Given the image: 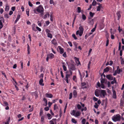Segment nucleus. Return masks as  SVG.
Listing matches in <instances>:
<instances>
[{
	"mask_svg": "<svg viewBox=\"0 0 124 124\" xmlns=\"http://www.w3.org/2000/svg\"><path fill=\"white\" fill-rule=\"evenodd\" d=\"M106 94V91L104 90H101L100 96L102 98L104 97L105 95Z\"/></svg>",
	"mask_w": 124,
	"mask_h": 124,
	"instance_id": "6",
	"label": "nucleus"
},
{
	"mask_svg": "<svg viewBox=\"0 0 124 124\" xmlns=\"http://www.w3.org/2000/svg\"><path fill=\"white\" fill-rule=\"evenodd\" d=\"M4 105L5 106H8V103L6 101H4L3 102Z\"/></svg>",
	"mask_w": 124,
	"mask_h": 124,
	"instance_id": "26",
	"label": "nucleus"
},
{
	"mask_svg": "<svg viewBox=\"0 0 124 124\" xmlns=\"http://www.w3.org/2000/svg\"><path fill=\"white\" fill-rule=\"evenodd\" d=\"M70 114L71 115L77 117L80 116L81 112L79 111H77L75 110H73L70 111Z\"/></svg>",
	"mask_w": 124,
	"mask_h": 124,
	"instance_id": "2",
	"label": "nucleus"
},
{
	"mask_svg": "<svg viewBox=\"0 0 124 124\" xmlns=\"http://www.w3.org/2000/svg\"><path fill=\"white\" fill-rule=\"evenodd\" d=\"M72 37L74 39H75L76 40L77 39V37L76 36L75 34H72Z\"/></svg>",
	"mask_w": 124,
	"mask_h": 124,
	"instance_id": "36",
	"label": "nucleus"
},
{
	"mask_svg": "<svg viewBox=\"0 0 124 124\" xmlns=\"http://www.w3.org/2000/svg\"><path fill=\"white\" fill-rule=\"evenodd\" d=\"M89 24H90L93 25L94 23V21L93 19L91 20H89Z\"/></svg>",
	"mask_w": 124,
	"mask_h": 124,
	"instance_id": "23",
	"label": "nucleus"
},
{
	"mask_svg": "<svg viewBox=\"0 0 124 124\" xmlns=\"http://www.w3.org/2000/svg\"><path fill=\"white\" fill-rule=\"evenodd\" d=\"M109 70V69L108 68V67H107L104 70V71L106 72H108Z\"/></svg>",
	"mask_w": 124,
	"mask_h": 124,
	"instance_id": "32",
	"label": "nucleus"
},
{
	"mask_svg": "<svg viewBox=\"0 0 124 124\" xmlns=\"http://www.w3.org/2000/svg\"><path fill=\"white\" fill-rule=\"evenodd\" d=\"M77 107L78 109H80L81 108V106L79 104H78L77 106Z\"/></svg>",
	"mask_w": 124,
	"mask_h": 124,
	"instance_id": "45",
	"label": "nucleus"
},
{
	"mask_svg": "<svg viewBox=\"0 0 124 124\" xmlns=\"http://www.w3.org/2000/svg\"><path fill=\"white\" fill-rule=\"evenodd\" d=\"M52 44H53L55 46H57V44L56 42V40L55 39H54L51 41Z\"/></svg>",
	"mask_w": 124,
	"mask_h": 124,
	"instance_id": "12",
	"label": "nucleus"
},
{
	"mask_svg": "<svg viewBox=\"0 0 124 124\" xmlns=\"http://www.w3.org/2000/svg\"><path fill=\"white\" fill-rule=\"evenodd\" d=\"M93 100H94V101H97V100H98V99L97 98H96L95 97H94L93 98Z\"/></svg>",
	"mask_w": 124,
	"mask_h": 124,
	"instance_id": "60",
	"label": "nucleus"
},
{
	"mask_svg": "<svg viewBox=\"0 0 124 124\" xmlns=\"http://www.w3.org/2000/svg\"><path fill=\"white\" fill-rule=\"evenodd\" d=\"M93 16H89L88 17L89 20H91L92 19V18Z\"/></svg>",
	"mask_w": 124,
	"mask_h": 124,
	"instance_id": "61",
	"label": "nucleus"
},
{
	"mask_svg": "<svg viewBox=\"0 0 124 124\" xmlns=\"http://www.w3.org/2000/svg\"><path fill=\"white\" fill-rule=\"evenodd\" d=\"M116 71L117 73L119 74L121 71L119 68V66L117 67V70H116Z\"/></svg>",
	"mask_w": 124,
	"mask_h": 124,
	"instance_id": "20",
	"label": "nucleus"
},
{
	"mask_svg": "<svg viewBox=\"0 0 124 124\" xmlns=\"http://www.w3.org/2000/svg\"><path fill=\"white\" fill-rule=\"evenodd\" d=\"M106 77L109 80H112L113 79V78L111 75H107Z\"/></svg>",
	"mask_w": 124,
	"mask_h": 124,
	"instance_id": "17",
	"label": "nucleus"
},
{
	"mask_svg": "<svg viewBox=\"0 0 124 124\" xmlns=\"http://www.w3.org/2000/svg\"><path fill=\"white\" fill-rule=\"evenodd\" d=\"M92 34V32H90L89 33H87L86 35H87V36H89L91 35Z\"/></svg>",
	"mask_w": 124,
	"mask_h": 124,
	"instance_id": "53",
	"label": "nucleus"
},
{
	"mask_svg": "<svg viewBox=\"0 0 124 124\" xmlns=\"http://www.w3.org/2000/svg\"><path fill=\"white\" fill-rule=\"evenodd\" d=\"M96 4V2L95 0H93L92 3V5L93 6L95 5Z\"/></svg>",
	"mask_w": 124,
	"mask_h": 124,
	"instance_id": "30",
	"label": "nucleus"
},
{
	"mask_svg": "<svg viewBox=\"0 0 124 124\" xmlns=\"http://www.w3.org/2000/svg\"><path fill=\"white\" fill-rule=\"evenodd\" d=\"M113 97L115 99H116V92L114 90H113Z\"/></svg>",
	"mask_w": 124,
	"mask_h": 124,
	"instance_id": "21",
	"label": "nucleus"
},
{
	"mask_svg": "<svg viewBox=\"0 0 124 124\" xmlns=\"http://www.w3.org/2000/svg\"><path fill=\"white\" fill-rule=\"evenodd\" d=\"M111 39H113L114 38V36L112 34V32H111Z\"/></svg>",
	"mask_w": 124,
	"mask_h": 124,
	"instance_id": "48",
	"label": "nucleus"
},
{
	"mask_svg": "<svg viewBox=\"0 0 124 124\" xmlns=\"http://www.w3.org/2000/svg\"><path fill=\"white\" fill-rule=\"evenodd\" d=\"M43 114V111L42 109H41L40 110V112H39V115L41 116Z\"/></svg>",
	"mask_w": 124,
	"mask_h": 124,
	"instance_id": "31",
	"label": "nucleus"
},
{
	"mask_svg": "<svg viewBox=\"0 0 124 124\" xmlns=\"http://www.w3.org/2000/svg\"><path fill=\"white\" fill-rule=\"evenodd\" d=\"M9 8V7L7 4H6V6L5 10L6 11H8Z\"/></svg>",
	"mask_w": 124,
	"mask_h": 124,
	"instance_id": "27",
	"label": "nucleus"
},
{
	"mask_svg": "<svg viewBox=\"0 0 124 124\" xmlns=\"http://www.w3.org/2000/svg\"><path fill=\"white\" fill-rule=\"evenodd\" d=\"M57 119H53L49 121L50 124H56Z\"/></svg>",
	"mask_w": 124,
	"mask_h": 124,
	"instance_id": "7",
	"label": "nucleus"
},
{
	"mask_svg": "<svg viewBox=\"0 0 124 124\" xmlns=\"http://www.w3.org/2000/svg\"><path fill=\"white\" fill-rule=\"evenodd\" d=\"M91 62L90 61L89 62L88 64V69H89L90 68V65L91 64Z\"/></svg>",
	"mask_w": 124,
	"mask_h": 124,
	"instance_id": "51",
	"label": "nucleus"
},
{
	"mask_svg": "<svg viewBox=\"0 0 124 124\" xmlns=\"http://www.w3.org/2000/svg\"><path fill=\"white\" fill-rule=\"evenodd\" d=\"M47 37L49 38H52V35L50 33H48L47 34Z\"/></svg>",
	"mask_w": 124,
	"mask_h": 124,
	"instance_id": "28",
	"label": "nucleus"
},
{
	"mask_svg": "<svg viewBox=\"0 0 124 124\" xmlns=\"http://www.w3.org/2000/svg\"><path fill=\"white\" fill-rule=\"evenodd\" d=\"M28 37L30 40V41L31 42V35L30 34H29L28 35Z\"/></svg>",
	"mask_w": 124,
	"mask_h": 124,
	"instance_id": "58",
	"label": "nucleus"
},
{
	"mask_svg": "<svg viewBox=\"0 0 124 124\" xmlns=\"http://www.w3.org/2000/svg\"><path fill=\"white\" fill-rule=\"evenodd\" d=\"M43 100L46 104V105H47V100L45 98H44L43 99Z\"/></svg>",
	"mask_w": 124,
	"mask_h": 124,
	"instance_id": "35",
	"label": "nucleus"
},
{
	"mask_svg": "<svg viewBox=\"0 0 124 124\" xmlns=\"http://www.w3.org/2000/svg\"><path fill=\"white\" fill-rule=\"evenodd\" d=\"M44 116H42L41 117V121L42 124L44 123L45 122Z\"/></svg>",
	"mask_w": 124,
	"mask_h": 124,
	"instance_id": "16",
	"label": "nucleus"
},
{
	"mask_svg": "<svg viewBox=\"0 0 124 124\" xmlns=\"http://www.w3.org/2000/svg\"><path fill=\"white\" fill-rule=\"evenodd\" d=\"M47 56L49 58V59H52L54 58V55L52 53H50L47 54Z\"/></svg>",
	"mask_w": 124,
	"mask_h": 124,
	"instance_id": "10",
	"label": "nucleus"
},
{
	"mask_svg": "<svg viewBox=\"0 0 124 124\" xmlns=\"http://www.w3.org/2000/svg\"><path fill=\"white\" fill-rule=\"evenodd\" d=\"M68 43L69 44L70 46L72 47V44L71 42H68Z\"/></svg>",
	"mask_w": 124,
	"mask_h": 124,
	"instance_id": "50",
	"label": "nucleus"
},
{
	"mask_svg": "<svg viewBox=\"0 0 124 124\" xmlns=\"http://www.w3.org/2000/svg\"><path fill=\"white\" fill-rule=\"evenodd\" d=\"M47 116L48 119L49 120L50 119L52 118V116L49 113L47 114Z\"/></svg>",
	"mask_w": 124,
	"mask_h": 124,
	"instance_id": "22",
	"label": "nucleus"
},
{
	"mask_svg": "<svg viewBox=\"0 0 124 124\" xmlns=\"http://www.w3.org/2000/svg\"><path fill=\"white\" fill-rule=\"evenodd\" d=\"M101 83L103 84L105 83V79H103L102 78H101L100 79Z\"/></svg>",
	"mask_w": 124,
	"mask_h": 124,
	"instance_id": "24",
	"label": "nucleus"
},
{
	"mask_svg": "<svg viewBox=\"0 0 124 124\" xmlns=\"http://www.w3.org/2000/svg\"><path fill=\"white\" fill-rule=\"evenodd\" d=\"M15 9L16 7H12L11 9L12 11H14L15 10Z\"/></svg>",
	"mask_w": 124,
	"mask_h": 124,
	"instance_id": "55",
	"label": "nucleus"
},
{
	"mask_svg": "<svg viewBox=\"0 0 124 124\" xmlns=\"http://www.w3.org/2000/svg\"><path fill=\"white\" fill-rule=\"evenodd\" d=\"M20 18V16H17L15 20V23H16Z\"/></svg>",
	"mask_w": 124,
	"mask_h": 124,
	"instance_id": "25",
	"label": "nucleus"
},
{
	"mask_svg": "<svg viewBox=\"0 0 124 124\" xmlns=\"http://www.w3.org/2000/svg\"><path fill=\"white\" fill-rule=\"evenodd\" d=\"M72 96V93H70L69 94V99H71Z\"/></svg>",
	"mask_w": 124,
	"mask_h": 124,
	"instance_id": "44",
	"label": "nucleus"
},
{
	"mask_svg": "<svg viewBox=\"0 0 124 124\" xmlns=\"http://www.w3.org/2000/svg\"><path fill=\"white\" fill-rule=\"evenodd\" d=\"M71 121L72 123L74 124H76L77 123V121L74 118H72V119Z\"/></svg>",
	"mask_w": 124,
	"mask_h": 124,
	"instance_id": "34",
	"label": "nucleus"
},
{
	"mask_svg": "<svg viewBox=\"0 0 124 124\" xmlns=\"http://www.w3.org/2000/svg\"><path fill=\"white\" fill-rule=\"evenodd\" d=\"M58 108V106L56 104H55L54 106V110H55Z\"/></svg>",
	"mask_w": 124,
	"mask_h": 124,
	"instance_id": "39",
	"label": "nucleus"
},
{
	"mask_svg": "<svg viewBox=\"0 0 124 124\" xmlns=\"http://www.w3.org/2000/svg\"><path fill=\"white\" fill-rule=\"evenodd\" d=\"M62 56L64 57H67V55L66 52H64L62 54Z\"/></svg>",
	"mask_w": 124,
	"mask_h": 124,
	"instance_id": "40",
	"label": "nucleus"
},
{
	"mask_svg": "<svg viewBox=\"0 0 124 124\" xmlns=\"http://www.w3.org/2000/svg\"><path fill=\"white\" fill-rule=\"evenodd\" d=\"M45 95L46 97L49 98H51L53 96L52 94L50 93H46Z\"/></svg>",
	"mask_w": 124,
	"mask_h": 124,
	"instance_id": "13",
	"label": "nucleus"
},
{
	"mask_svg": "<svg viewBox=\"0 0 124 124\" xmlns=\"http://www.w3.org/2000/svg\"><path fill=\"white\" fill-rule=\"evenodd\" d=\"M28 4L31 7H32L33 5L31 3L30 1H28Z\"/></svg>",
	"mask_w": 124,
	"mask_h": 124,
	"instance_id": "42",
	"label": "nucleus"
},
{
	"mask_svg": "<svg viewBox=\"0 0 124 124\" xmlns=\"http://www.w3.org/2000/svg\"><path fill=\"white\" fill-rule=\"evenodd\" d=\"M101 7L100 6H98L97 8V11H99L100 10Z\"/></svg>",
	"mask_w": 124,
	"mask_h": 124,
	"instance_id": "49",
	"label": "nucleus"
},
{
	"mask_svg": "<svg viewBox=\"0 0 124 124\" xmlns=\"http://www.w3.org/2000/svg\"><path fill=\"white\" fill-rule=\"evenodd\" d=\"M44 109L45 111H47L49 110V108L48 107H46L44 108Z\"/></svg>",
	"mask_w": 124,
	"mask_h": 124,
	"instance_id": "52",
	"label": "nucleus"
},
{
	"mask_svg": "<svg viewBox=\"0 0 124 124\" xmlns=\"http://www.w3.org/2000/svg\"><path fill=\"white\" fill-rule=\"evenodd\" d=\"M73 97L74 98H76L77 95V93L76 91L74 90L73 92Z\"/></svg>",
	"mask_w": 124,
	"mask_h": 124,
	"instance_id": "18",
	"label": "nucleus"
},
{
	"mask_svg": "<svg viewBox=\"0 0 124 124\" xmlns=\"http://www.w3.org/2000/svg\"><path fill=\"white\" fill-rule=\"evenodd\" d=\"M70 68L72 70H74L75 69V66L73 64H71L70 65Z\"/></svg>",
	"mask_w": 124,
	"mask_h": 124,
	"instance_id": "14",
	"label": "nucleus"
},
{
	"mask_svg": "<svg viewBox=\"0 0 124 124\" xmlns=\"http://www.w3.org/2000/svg\"><path fill=\"white\" fill-rule=\"evenodd\" d=\"M73 80L75 82H76L77 81L76 78V76H74L73 77Z\"/></svg>",
	"mask_w": 124,
	"mask_h": 124,
	"instance_id": "41",
	"label": "nucleus"
},
{
	"mask_svg": "<svg viewBox=\"0 0 124 124\" xmlns=\"http://www.w3.org/2000/svg\"><path fill=\"white\" fill-rule=\"evenodd\" d=\"M95 93V95L96 96L98 97L100 96V93L98 90H96Z\"/></svg>",
	"mask_w": 124,
	"mask_h": 124,
	"instance_id": "19",
	"label": "nucleus"
},
{
	"mask_svg": "<svg viewBox=\"0 0 124 124\" xmlns=\"http://www.w3.org/2000/svg\"><path fill=\"white\" fill-rule=\"evenodd\" d=\"M50 23V22L49 21H47L46 22V26L48 25Z\"/></svg>",
	"mask_w": 124,
	"mask_h": 124,
	"instance_id": "54",
	"label": "nucleus"
},
{
	"mask_svg": "<svg viewBox=\"0 0 124 124\" xmlns=\"http://www.w3.org/2000/svg\"><path fill=\"white\" fill-rule=\"evenodd\" d=\"M10 120V117L8 118V119L7 120L6 122H5V124H9V122Z\"/></svg>",
	"mask_w": 124,
	"mask_h": 124,
	"instance_id": "33",
	"label": "nucleus"
},
{
	"mask_svg": "<svg viewBox=\"0 0 124 124\" xmlns=\"http://www.w3.org/2000/svg\"><path fill=\"white\" fill-rule=\"evenodd\" d=\"M112 118V120L115 122L119 121L121 119V117L120 115L117 114L113 116Z\"/></svg>",
	"mask_w": 124,
	"mask_h": 124,
	"instance_id": "4",
	"label": "nucleus"
},
{
	"mask_svg": "<svg viewBox=\"0 0 124 124\" xmlns=\"http://www.w3.org/2000/svg\"><path fill=\"white\" fill-rule=\"evenodd\" d=\"M44 9L41 5H39L38 7L36 8V9L34 10V13L36 14L40 13L41 15L43 14Z\"/></svg>",
	"mask_w": 124,
	"mask_h": 124,
	"instance_id": "1",
	"label": "nucleus"
},
{
	"mask_svg": "<svg viewBox=\"0 0 124 124\" xmlns=\"http://www.w3.org/2000/svg\"><path fill=\"white\" fill-rule=\"evenodd\" d=\"M101 84V85L100 87L102 88V89H105V87L104 86V85H103V84Z\"/></svg>",
	"mask_w": 124,
	"mask_h": 124,
	"instance_id": "37",
	"label": "nucleus"
},
{
	"mask_svg": "<svg viewBox=\"0 0 124 124\" xmlns=\"http://www.w3.org/2000/svg\"><path fill=\"white\" fill-rule=\"evenodd\" d=\"M86 119L84 118L81 121L82 124H85L86 122Z\"/></svg>",
	"mask_w": 124,
	"mask_h": 124,
	"instance_id": "29",
	"label": "nucleus"
},
{
	"mask_svg": "<svg viewBox=\"0 0 124 124\" xmlns=\"http://www.w3.org/2000/svg\"><path fill=\"white\" fill-rule=\"evenodd\" d=\"M84 29L83 27L81 26H80L79 28V30L77 31L76 33V35H79V36H81L83 33Z\"/></svg>",
	"mask_w": 124,
	"mask_h": 124,
	"instance_id": "3",
	"label": "nucleus"
},
{
	"mask_svg": "<svg viewBox=\"0 0 124 124\" xmlns=\"http://www.w3.org/2000/svg\"><path fill=\"white\" fill-rule=\"evenodd\" d=\"M43 74L42 73L41 74V75L40 76V78H41L43 79Z\"/></svg>",
	"mask_w": 124,
	"mask_h": 124,
	"instance_id": "64",
	"label": "nucleus"
},
{
	"mask_svg": "<svg viewBox=\"0 0 124 124\" xmlns=\"http://www.w3.org/2000/svg\"><path fill=\"white\" fill-rule=\"evenodd\" d=\"M57 50L58 52L61 54H63L64 52V49L60 46H58V47Z\"/></svg>",
	"mask_w": 124,
	"mask_h": 124,
	"instance_id": "5",
	"label": "nucleus"
},
{
	"mask_svg": "<svg viewBox=\"0 0 124 124\" xmlns=\"http://www.w3.org/2000/svg\"><path fill=\"white\" fill-rule=\"evenodd\" d=\"M50 20L52 22L53 20V16H50Z\"/></svg>",
	"mask_w": 124,
	"mask_h": 124,
	"instance_id": "57",
	"label": "nucleus"
},
{
	"mask_svg": "<svg viewBox=\"0 0 124 124\" xmlns=\"http://www.w3.org/2000/svg\"><path fill=\"white\" fill-rule=\"evenodd\" d=\"M43 79L42 78H41L39 81V84L42 86H44V84L43 83Z\"/></svg>",
	"mask_w": 124,
	"mask_h": 124,
	"instance_id": "15",
	"label": "nucleus"
},
{
	"mask_svg": "<svg viewBox=\"0 0 124 124\" xmlns=\"http://www.w3.org/2000/svg\"><path fill=\"white\" fill-rule=\"evenodd\" d=\"M66 73H67L66 74L65 77L68 78H69L70 76L72 75V71L71 70H70L69 74L68 73L69 72L68 71H67Z\"/></svg>",
	"mask_w": 124,
	"mask_h": 124,
	"instance_id": "8",
	"label": "nucleus"
},
{
	"mask_svg": "<svg viewBox=\"0 0 124 124\" xmlns=\"http://www.w3.org/2000/svg\"><path fill=\"white\" fill-rule=\"evenodd\" d=\"M17 67V65L16 64H15L13 66V69H16Z\"/></svg>",
	"mask_w": 124,
	"mask_h": 124,
	"instance_id": "62",
	"label": "nucleus"
},
{
	"mask_svg": "<svg viewBox=\"0 0 124 124\" xmlns=\"http://www.w3.org/2000/svg\"><path fill=\"white\" fill-rule=\"evenodd\" d=\"M82 18L84 20H85L86 19V16H82Z\"/></svg>",
	"mask_w": 124,
	"mask_h": 124,
	"instance_id": "56",
	"label": "nucleus"
},
{
	"mask_svg": "<svg viewBox=\"0 0 124 124\" xmlns=\"http://www.w3.org/2000/svg\"><path fill=\"white\" fill-rule=\"evenodd\" d=\"M74 59H75V62L77 64V66L80 64V63L79 60V59L78 58H77L76 57H75L74 58Z\"/></svg>",
	"mask_w": 124,
	"mask_h": 124,
	"instance_id": "11",
	"label": "nucleus"
},
{
	"mask_svg": "<svg viewBox=\"0 0 124 124\" xmlns=\"http://www.w3.org/2000/svg\"><path fill=\"white\" fill-rule=\"evenodd\" d=\"M81 11V8L80 7H78V13L80 12Z\"/></svg>",
	"mask_w": 124,
	"mask_h": 124,
	"instance_id": "43",
	"label": "nucleus"
},
{
	"mask_svg": "<svg viewBox=\"0 0 124 124\" xmlns=\"http://www.w3.org/2000/svg\"><path fill=\"white\" fill-rule=\"evenodd\" d=\"M50 4H52L54 3V1L53 0H50Z\"/></svg>",
	"mask_w": 124,
	"mask_h": 124,
	"instance_id": "63",
	"label": "nucleus"
},
{
	"mask_svg": "<svg viewBox=\"0 0 124 124\" xmlns=\"http://www.w3.org/2000/svg\"><path fill=\"white\" fill-rule=\"evenodd\" d=\"M36 28L39 31H41V29L39 27L37 26L36 27Z\"/></svg>",
	"mask_w": 124,
	"mask_h": 124,
	"instance_id": "59",
	"label": "nucleus"
},
{
	"mask_svg": "<svg viewBox=\"0 0 124 124\" xmlns=\"http://www.w3.org/2000/svg\"><path fill=\"white\" fill-rule=\"evenodd\" d=\"M63 70L65 71H66L67 70V68L64 65H63Z\"/></svg>",
	"mask_w": 124,
	"mask_h": 124,
	"instance_id": "46",
	"label": "nucleus"
},
{
	"mask_svg": "<svg viewBox=\"0 0 124 124\" xmlns=\"http://www.w3.org/2000/svg\"><path fill=\"white\" fill-rule=\"evenodd\" d=\"M99 105L97 104V103H95V105H94V108H98V107Z\"/></svg>",
	"mask_w": 124,
	"mask_h": 124,
	"instance_id": "38",
	"label": "nucleus"
},
{
	"mask_svg": "<svg viewBox=\"0 0 124 124\" xmlns=\"http://www.w3.org/2000/svg\"><path fill=\"white\" fill-rule=\"evenodd\" d=\"M68 79V78H67V77H65V78L64 79L66 81V82L68 83H69Z\"/></svg>",
	"mask_w": 124,
	"mask_h": 124,
	"instance_id": "47",
	"label": "nucleus"
},
{
	"mask_svg": "<svg viewBox=\"0 0 124 124\" xmlns=\"http://www.w3.org/2000/svg\"><path fill=\"white\" fill-rule=\"evenodd\" d=\"M1 20H0V29L2 28L3 26L2 22H4V19L3 18L1 17Z\"/></svg>",
	"mask_w": 124,
	"mask_h": 124,
	"instance_id": "9",
	"label": "nucleus"
}]
</instances>
